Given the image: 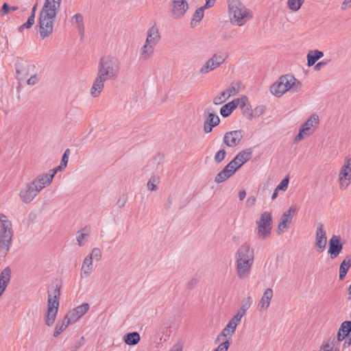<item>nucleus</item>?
Wrapping results in <instances>:
<instances>
[{
	"mask_svg": "<svg viewBox=\"0 0 351 351\" xmlns=\"http://www.w3.org/2000/svg\"><path fill=\"white\" fill-rule=\"evenodd\" d=\"M120 61L113 56H105L98 62L97 73L90 89L93 97H97L101 93L107 80H114L120 71Z\"/></svg>",
	"mask_w": 351,
	"mask_h": 351,
	"instance_id": "nucleus-1",
	"label": "nucleus"
},
{
	"mask_svg": "<svg viewBox=\"0 0 351 351\" xmlns=\"http://www.w3.org/2000/svg\"><path fill=\"white\" fill-rule=\"evenodd\" d=\"M61 0H45L39 17V34L42 39L53 31V22L60 8Z\"/></svg>",
	"mask_w": 351,
	"mask_h": 351,
	"instance_id": "nucleus-2",
	"label": "nucleus"
},
{
	"mask_svg": "<svg viewBox=\"0 0 351 351\" xmlns=\"http://www.w3.org/2000/svg\"><path fill=\"white\" fill-rule=\"evenodd\" d=\"M254 261V251L250 244H241L235 254L237 274L240 279L249 276Z\"/></svg>",
	"mask_w": 351,
	"mask_h": 351,
	"instance_id": "nucleus-3",
	"label": "nucleus"
},
{
	"mask_svg": "<svg viewBox=\"0 0 351 351\" xmlns=\"http://www.w3.org/2000/svg\"><path fill=\"white\" fill-rule=\"evenodd\" d=\"M251 157L252 151L250 149L239 152L232 160H231L220 172L217 174L215 178V182L219 184L226 181L244 163L248 161Z\"/></svg>",
	"mask_w": 351,
	"mask_h": 351,
	"instance_id": "nucleus-4",
	"label": "nucleus"
},
{
	"mask_svg": "<svg viewBox=\"0 0 351 351\" xmlns=\"http://www.w3.org/2000/svg\"><path fill=\"white\" fill-rule=\"evenodd\" d=\"M230 22L235 25L242 26L252 18V11L238 0L228 1Z\"/></svg>",
	"mask_w": 351,
	"mask_h": 351,
	"instance_id": "nucleus-5",
	"label": "nucleus"
},
{
	"mask_svg": "<svg viewBox=\"0 0 351 351\" xmlns=\"http://www.w3.org/2000/svg\"><path fill=\"white\" fill-rule=\"evenodd\" d=\"M302 86L301 82L293 75L286 74L282 75L270 88L271 94L277 97L282 96L289 90L298 92Z\"/></svg>",
	"mask_w": 351,
	"mask_h": 351,
	"instance_id": "nucleus-6",
	"label": "nucleus"
},
{
	"mask_svg": "<svg viewBox=\"0 0 351 351\" xmlns=\"http://www.w3.org/2000/svg\"><path fill=\"white\" fill-rule=\"evenodd\" d=\"M14 236L12 223L8 217L0 213V256L5 257L9 252Z\"/></svg>",
	"mask_w": 351,
	"mask_h": 351,
	"instance_id": "nucleus-7",
	"label": "nucleus"
},
{
	"mask_svg": "<svg viewBox=\"0 0 351 351\" xmlns=\"http://www.w3.org/2000/svg\"><path fill=\"white\" fill-rule=\"evenodd\" d=\"M60 289L58 287L52 292H48L47 309L45 316V322L48 326H52L56 321L60 304Z\"/></svg>",
	"mask_w": 351,
	"mask_h": 351,
	"instance_id": "nucleus-8",
	"label": "nucleus"
},
{
	"mask_svg": "<svg viewBox=\"0 0 351 351\" xmlns=\"http://www.w3.org/2000/svg\"><path fill=\"white\" fill-rule=\"evenodd\" d=\"M272 224L271 214L267 211L261 213L259 219L256 221L257 237L262 240L269 239L271 234Z\"/></svg>",
	"mask_w": 351,
	"mask_h": 351,
	"instance_id": "nucleus-9",
	"label": "nucleus"
},
{
	"mask_svg": "<svg viewBox=\"0 0 351 351\" xmlns=\"http://www.w3.org/2000/svg\"><path fill=\"white\" fill-rule=\"evenodd\" d=\"M319 123V116L317 114H312L306 121L302 125L298 135L294 138V143H297L304 138L312 135L318 127Z\"/></svg>",
	"mask_w": 351,
	"mask_h": 351,
	"instance_id": "nucleus-10",
	"label": "nucleus"
},
{
	"mask_svg": "<svg viewBox=\"0 0 351 351\" xmlns=\"http://www.w3.org/2000/svg\"><path fill=\"white\" fill-rule=\"evenodd\" d=\"M339 189L346 190L351 183V157L347 156L338 174Z\"/></svg>",
	"mask_w": 351,
	"mask_h": 351,
	"instance_id": "nucleus-11",
	"label": "nucleus"
},
{
	"mask_svg": "<svg viewBox=\"0 0 351 351\" xmlns=\"http://www.w3.org/2000/svg\"><path fill=\"white\" fill-rule=\"evenodd\" d=\"M225 60L226 56L223 54L220 53H215L200 68L199 73L202 74H207L220 66Z\"/></svg>",
	"mask_w": 351,
	"mask_h": 351,
	"instance_id": "nucleus-12",
	"label": "nucleus"
},
{
	"mask_svg": "<svg viewBox=\"0 0 351 351\" xmlns=\"http://www.w3.org/2000/svg\"><path fill=\"white\" fill-rule=\"evenodd\" d=\"M56 175V170H49L47 173L37 176L31 182L38 192L51 184Z\"/></svg>",
	"mask_w": 351,
	"mask_h": 351,
	"instance_id": "nucleus-13",
	"label": "nucleus"
},
{
	"mask_svg": "<svg viewBox=\"0 0 351 351\" xmlns=\"http://www.w3.org/2000/svg\"><path fill=\"white\" fill-rule=\"evenodd\" d=\"M327 244L326 231L324 226L319 223L317 224L315 233V247L317 252H322L325 250Z\"/></svg>",
	"mask_w": 351,
	"mask_h": 351,
	"instance_id": "nucleus-14",
	"label": "nucleus"
},
{
	"mask_svg": "<svg viewBox=\"0 0 351 351\" xmlns=\"http://www.w3.org/2000/svg\"><path fill=\"white\" fill-rule=\"evenodd\" d=\"M295 206H291L287 211H285L280 217L279 224L277 228L278 234H282L287 230L292 221V219L296 213Z\"/></svg>",
	"mask_w": 351,
	"mask_h": 351,
	"instance_id": "nucleus-15",
	"label": "nucleus"
},
{
	"mask_svg": "<svg viewBox=\"0 0 351 351\" xmlns=\"http://www.w3.org/2000/svg\"><path fill=\"white\" fill-rule=\"evenodd\" d=\"M348 335L341 332L339 330L337 332V338H332L324 341L320 347V351H339V343Z\"/></svg>",
	"mask_w": 351,
	"mask_h": 351,
	"instance_id": "nucleus-16",
	"label": "nucleus"
},
{
	"mask_svg": "<svg viewBox=\"0 0 351 351\" xmlns=\"http://www.w3.org/2000/svg\"><path fill=\"white\" fill-rule=\"evenodd\" d=\"M89 308L90 305L88 303H83L82 304L68 311L65 316L71 324H73L85 315Z\"/></svg>",
	"mask_w": 351,
	"mask_h": 351,
	"instance_id": "nucleus-17",
	"label": "nucleus"
},
{
	"mask_svg": "<svg viewBox=\"0 0 351 351\" xmlns=\"http://www.w3.org/2000/svg\"><path fill=\"white\" fill-rule=\"evenodd\" d=\"M243 136V131L241 130L228 132L224 134L223 143L230 147H236L240 143Z\"/></svg>",
	"mask_w": 351,
	"mask_h": 351,
	"instance_id": "nucleus-18",
	"label": "nucleus"
},
{
	"mask_svg": "<svg viewBox=\"0 0 351 351\" xmlns=\"http://www.w3.org/2000/svg\"><path fill=\"white\" fill-rule=\"evenodd\" d=\"M39 193L32 182L28 183L25 188L21 190L19 196L22 202L25 204L30 203Z\"/></svg>",
	"mask_w": 351,
	"mask_h": 351,
	"instance_id": "nucleus-19",
	"label": "nucleus"
},
{
	"mask_svg": "<svg viewBox=\"0 0 351 351\" xmlns=\"http://www.w3.org/2000/svg\"><path fill=\"white\" fill-rule=\"evenodd\" d=\"M172 16L174 19L182 18L188 10L189 5L186 0H172Z\"/></svg>",
	"mask_w": 351,
	"mask_h": 351,
	"instance_id": "nucleus-20",
	"label": "nucleus"
},
{
	"mask_svg": "<svg viewBox=\"0 0 351 351\" xmlns=\"http://www.w3.org/2000/svg\"><path fill=\"white\" fill-rule=\"evenodd\" d=\"M239 323V321L236 322V319L232 317L222 331L218 335L217 339L223 340V338H226V339H229L230 341L231 337L234 334L236 328Z\"/></svg>",
	"mask_w": 351,
	"mask_h": 351,
	"instance_id": "nucleus-21",
	"label": "nucleus"
},
{
	"mask_svg": "<svg viewBox=\"0 0 351 351\" xmlns=\"http://www.w3.org/2000/svg\"><path fill=\"white\" fill-rule=\"evenodd\" d=\"M343 250V245L340 242L338 236H332L329 240V247L328 253L330 254L331 259L336 258Z\"/></svg>",
	"mask_w": 351,
	"mask_h": 351,
	"instance_id": "nucleus-22",
	"label": "nucleus"
},
{
	"mask_svg": "<svg viewBox=\"0 0 351 351\" xmlns=\"http://www.w3.org/2000/svg\"><path fill=\"white\" fill-rule=\"evenodd\" d=\"M161 40L159 29L156 24L153 25L147 31L145 42L147 44L157 46Z\"/></svg>",
	"mask_w": 351,
	"mask_h": 351,
	"instance_id": "nucleus-23",
	"label": "nucleus"
},
{
	"mask_svg": "<svg viewBox=\"0 0 351 351\" xmlns=\"http://www.w3.org/2000/svg\"><path fill=\"white\" fill-rule=\"evenodd\" d=\"M204 114L206 115V120L204 123V132L208 134L212 132L214 127L219 124L220 119L217 114L213 112L206 114L205 112Z\"/></svg>",
	"mask_w": 351,
	"mask_h": 351,
	"instance_id": "nucleus-24",
	"label": "nucleus"
},
{
	"mask_svg": "<svg viewBox=\"0 0 351 351\" xmlns=\"http://www.w3.org/2000/svg\"><path fill=\"white\" fill-rule=\"evenodd\" d=\"M274 296L273 290L271 288H267L263 293L261 300H259L257 309L259 311H266L268 309L271 300Z\"/></svg>",
	"mask_w": 351,
	"mask_h": 351,
	"instance_id": "nucleus-25",
	"label": "nucleus"
},
{
	"mask_svg": "<svg viewBox=\"0 0 351 351\" xmlns=\"http://www.w3.org/2000/svg\"><path fill=\"white\" fill-rule=\"evenodd\" d=\"M34 69V66L27 62H21L16 66L17 77L19 80H25Z\"/></svg>",
	"mask_w": 351,
	"mask_h": 351,
	"instance_id": "nucleus-26",
	"label": "nucleus"
},
{
	"mask_svg": "<svg viewBox=\"0 0 351 351\" xmlns=\"http://www.w3.org/2000/svg\"><path fill=\"white\" fill-rule=\"evenodd\" d=\"M156 46L145 43L139 49V60L147 61L154 56Z\"/></svg>",
	"mask_w": 351,
	"mask_h": 351,
	"instance_id": "nucleus-27",
	"label": "nucleus"
},
{
	"mask_svg": "<svg viewBox=\"0 0 351 351\" xmlns=\"http://www.w3.org/2000/svg\"><path fill=\"white\" fill-rule=\"evenodd\" d=\"M252 300L250 297H247L242 300L241 307L237 313L233 317L234 319L241 322V318L244 316L246 311L250 308Z\"/></svg>",
	"mask_w": 351,
	"mask_h": 351,
	"instance_id": "nucleus-28",
	"label": "nucleus"
},
{
	"mask_svg": "<svg viewBox=\"0 0 351 351\" xmlns=\"http://www.w3.org/2000/svg\"><path fill=\"white\" fill-rule=\"evenodd\" d=\"M91 228L86 226L81 228L76 233V240L79 246H82L90 234Z\"/></svg>",
	"mask_w": 351,
	"mask_h": 351,
	"instance_id": "nucleus-29",
	"label": "nucleus"
},
{
	"mask_svg": "<svg viewBox=\"0 0 351 351\" xmlns=\"http://www.w3.org/2000/svg\"><path fill=\"white\" fill-rule=\"evenodd\" d=\"M11 278V269L9 267H5L0 274V289L5 290Z\"/></svg>",
	"mask_w": 351,
	"mask_h": 351,
	"instance_id": "nucleus-30",
	"label": "nucleus"
},
{
	"mask_svg": "<svg viewBox=\"0 0 351 351\" xmlns=\"http://www.w3.org/2000/svg\"><path fill=\"white\" fill-rule=\"evenodd\" d=\"M93 270V260L91 256H86L82 264L81 278L88 277Z\"/></svg>",
	"mask_w": 351,
	"mask_h": 351,
	"instance_id": "nucleus-31",
	"label": "nucleus"
},
{
	"mask_svg": "<svg viewBox=\"0 0 351 351\" xmlns=\"http://www.w3.org/2000/svg\"><path fill=\"white\" fill-rule=\"evenodd\" d=\"M324 56V53L317 49L311 51L308 53L306 58H307V65L308 66H311L315 64V62Z\"/></svg>",
	"mask_w": 351,
	"mask_h": 351,
	"instance_id": "nucleus-32",
	"label": "nucleus"
},
{
	"mask_svg": "<svg viewBox=\"0 0 351 351\" xmlns=\"http://www.w3.org/2000/svg\"><path fill=\"white\" fill-rule=\"evenodd\" d=\"M350 267H351V257L346 256V258L340 264L339 280H342L345 278Z\"/></svg>",
	"mask_w": 351,
	"mask_h": 351,
	"instance_id": "nucleus-33",
	"label": "nucleus"
},
{
	"mask_svg": "<svg viewBox=\"0 0 351 351\" xmlns=\"http://www.w3.org/2000/svg\"><path fill=\"white\" fill-rule=\"evenodd\" d=\"M141 340L140 335L137 332H132L126 334L123 337V341L128 346H135Z\"/></svg>",
	"mask_w": 351,
	"mask_h": 351,
	"instance_id": "nucleus-34",
	"label": "nucleus"
},
{
	"mask_svg": "<svg viewBox=\"0 0 351 351\" xmlns=\"http://www.w3.org/2000/svg\"><path fill=\"white\" fill-rule=\"evenodd\" d=\"M72 22L76 25L80 38H82L84 33V25L83 23V16L81 14H75L72 18Z\"/></svg>",
	"mask_w": 351,
	"mask_h": 351,
	"instance_id": "nucleus-35",
	"label": "nucleus"
},
{
	"mask_svg": "<svg viewBox=\"0 0 351 351\" xmlns=\"http://www.w3.org/2000/svg\"><path fill=\"white\" fill-rule=\"evenodd\" d=\"M71 324L68 319H66V316H64V319L61 322H58L56 325L53 337H58L66 328L67 326Z\"/></svg>",
	"mask_w": 351,
	"mask_h": 351,
	"instance_id": "nucleus-36",
	"label": "nucleus"
},
{
	"mask_svg": "<svg viewBox=\"0 0 351 351\" xmlns=\"http://www.w3.org/2000/svg\"><path fill=\"white\" fill-rule=\"evenodd\" d=\"M70 149H66L63 154L60 164L57 167L52 169L51 170H56V173L58 171H62L64 169L68 163L69 156L70 154Z\"/></svg>",
	"mask_w": 351,
	"mask_h": 351,
	"instance_id": "nucleus-37",
	"label": "nucleus"
},
{
	"mask_svg": "<svg viewBox=\"0 0 351 351\" xmlns=\"http://www.w3.org/2000/svg\"><path fill=\"white\" fill-rule=\"evenodd\" d=\"M236 108V105L232 101L223 106L220 109V114L223 117H228Z\"/></svg>",
	"mask_w": 351,
	"mask_h": 351,
	"instance_id": "nucleus-38",
	"label": "nucleus"
},
{
	"mask_svg": "<svg viewBox=\"0 0 351 351\" xmlns=\"http://www.w3.org/2000/svg\"><path fill=\"white\" fill-rule=\"evenodd\" d=\"M207 8H205V5L201 8H199L196 10L195 13L193 14V19L191 24L192 25H195L197 23H199L204 16V11Z\"/></svg>",
	"mask_w": 351,
	"mask_h": 351,
	"instance_id": "nucleus-39",
	"label": "nucleus"
},
{
	"mask_svg": "<svg viewBox=\"0 0 351 351\" xmlns=\"http://www.w3.org/2000/svg\"><path fill=\"white\" fill-rule=\"evenodd\" d=\"M160 183V178L157 175H153L147 182V188L151 191H155L158 189L157 185Z\"/></svg>",
	"mask_w": 351,
	"mask_h": 351,
	"instance_id": "nucleus-40",
	"label": "nucleus"
},
{
	"mask_svg": "<svg viewBox=\"0 0 351 351\" xmlns=\"http://www.w3.org/2000/svg\"><path fill=\"white\" fill-rule=\"evenodd\" d=\"M305 0H288L287 5L290 10L296 12L299 10Z\"/></svg>",
	"mask_w": 351,
	"mask_h": 351,
	"instance_id": "nucleus-41",
	"label": "nucleus"
},
{
	"mask_svg": "<svg viewBox=\"0 0 351 351\" xmlns=\"http://www.w3.org/2000/svg\"><path fill=\"white\" fill-rule=\"evenodd\" d=\"M35 22L34 14L32 13L28 17L26 23H23L19 27V32H22L25 28H30Z\"/></svg>",
	"mask_w": 351,
	"mask_h": 351,
	"instance_id": "nucleus-42",
	"label": "nucleus"
},
{
	"mask_svg": "<svg viewBox=\"0 0 351 351\" xmlns=\"http://www.w3.org/2000/svg\"><path fill=\"white\" fill-rule=\"evenodd\" d=\"M238 84H232L230 86L224 90V93H226L227 97L229 98L230 96L234 95L238 92L239 88Z\"/></svg>",
	"mask_w": 351,
	"mask_h": 351,
	"instance_id": "nucleus-43",
	"label": "nucleus"
},
{
	"mask_svg": "<svg viewBox=\"0 0 351 351\" xmlns=\"http://www.w3.org/2000/svg\"><path fill=\"white\" fill-rule=\"evenodd\" d=\"M339 330L348 336L351 332V321H346L341 323Z\"/></svg>",
	"mask_w": 351,
	"mask_h": 351,
	"instance_id": "nucleus-44",
	"label": "nucleus"
},
{
	"mask_svg": "<svg viewBox=\"0 0 351 351\" xmlns=\"http://www.w3.org/2000/svg\"><path fill=\"white\" fill-rule=\"evenodd\" d=\"M247 101V97L245 96L232 101V102L236 105V108L239 107L241 109H244L245 108Z\"/></svg>",
	"mask_w": 351,
	"mask_h": 351,
	"instance_id": "nucleus-45",
	"label": "nucleus"
},
{
	"mask_svg": "<svg viewBox=\"0 0 351 351\" xmlns=\"http://www.w3.org/2000/svg\"><path fill=\"white\" fill-rule=\"evenodd\" d=\"M228 98L227 97L226 93L223 91L219 95L215 97L213 99V103L215 105H220L222 103H223L226 100H227Z\"/></svg>",
	"mask_w": 351,
	"mask_h": 351,
	"instance_id": "nucleus-46",
	"label": "nucleus"
},
{
	"mask_svg": "<svg viewBox=\"0 0 351 351\" xmlns=\"http://www.w3.org/2000/svg\"><path fill=\"white\" fill-rule=\"evenodd\" d=\"M18 9L16 6H9L6 3L3 4V6L1 10V14L2 15L7 14L10 12L16 11Z\"/></svg>",
	"mask_w": 351,
	"mask_h": 351,
	"instance_id": "nucleus-47",
	"label": "nucleus"
},
{
	"mask_svg": "<svg viewBox=\"0 0 351 351\" xmlns=\"http://www.w3.org/2000/svg\"><path fill=\"white\" fill-rule=\"evenodd\" d=\"M226 152L225 149H221L217 152L214 157L215 161L217 163H220L226 157Z\"/></svg>",
	"mask_w": 351,
	"mask_h": 351,
	"instance_id": "nucleus-48",
	"label": "nucleus"
},
{
	"mask_svg": "<svg viewBox=\"0 0 351 351\" xmlns=\"http://www.w3.org/2000/svg\"><path fill=\"white\" fill-rule=\"evenodd\" d=\"M230 344V341L229 339H226L223 342L220 343L214 351H228Z\"/></svg>",
	"mask_w": 351,
	"mask_h": 351,
	"instance_id": "nucleus-49",
	"label": "nucleus"
},
{
	"mask_svg": "<svg viewBox=\"0 0 351 351\" xmlns=\"http://www.w3.org/2000/svg\"><path fill=\"white\" fill-rule=\"evenodd\" d=\"M88 256H91L92 260L95 258L96 261H99L101 258V252L100 249L97 247L93 248L90 254L88 255Z\"/></svg>",
	"mask_w": 351,
	"mask_h": 351,
	"instance_id": "nucleus-50",
	"label": "nucleus"
},
{
	"mask_svg": "<svg viewBox=\"0 0 351 351\" xmlns=\"http://www.w3.org/2000/svg\"><path fill=\"white\" fill-rule=\"evenodd\" d=\"M288 184L289 178L286 177L280 182V183L276 186V189L278 191L282 190L285 191L287 189Z\"/></svg>",
	"mask_w": 351,
	"mask_h": 351,
	"instance_id": "nucleus-51",
	"label": "nucleus"
},
{
	"mask_svg": "<svg viewBox=\"0 0 351 351\" xmlns=\"http://www.w3.org/2000/svg\"><path fill=\"white\" fill-rule=\"evenodd\" d=\"M38 82V77L36 74H33L31 77L27 80V84L30 86L35 85Z\"/></svg>",
	"mask_w": 351,
	"mask_h": 351,
	"instance_id": "nucleus-52",
	"label": "nucleus"
},
{
	"mask_svg": "<svg viewBox=\"0 0 351 351\" xmlns=\"http://www.w3.org/2000/svg\"><path fill=\"white\" fill-rule=\"evenodd\" d=\"M243 110V115L249 120H251L253 119L254 117V115H253V112L252 110L249 108H245Z\"/></svg>",
	"mask_w": 351,
	"mask_h": 351,
	"instance_id": "nucleus-53",
	"label": "nucleus"
},
{
	"mask_svg": "<svg viewBox=\"0 0 351 351\" xmlns=\"http://www.w3.org/2000/svg\"><path fill=\"white\" fill-rule=\"evenodd\" d=\"M256 201V199L254 196H250L247 199L245 206L248 208H251L254 206Z\"/></svg>",
	"mask_w": 351,
	"mask_h": 351,
	"instance_id": "nucleus-54",
	"label": "nucleus"
},
{
	"mask_svg": "<svg viewBox=\"0 0 351 351\" xmlns=\"http://www.w3.org/2000/svg\"><path fill=\"white\" fill-rule=\"evenodd\" d=\"M329 62H330V60H323V61L319 62L318 63H317L315 64V69L316 71L320 70L322 66H326Z\"/></svg>",
	"mask_w": 351,
	"mask_h": 351,
	"instance_id": "nucleus-55",
	"label": "nucleus"
},
{
	"mask_svg": "<svg viewBox=\"0 0 351 351\" xmlns=\"http://www.w3.org/2000/svg\"><path fill=\"white\" fill-rule=\"evenodd\" d=\"M351 8V0H344L341 4V8L343 10Z\"/></svg>",
	"mask_w": 351,
	"mask_h": 351,
	"instance_id": "nucleus-56",
	"label": "nucleus"
},
{
	"mask_svg": "<svg viewBox=\"0 0 351 351\" xmlns=\"http://www.w3.org/2000/svg\"><path fill=\"white\" fill-rule=\"evenodd\" d=\"M246 196V192L245 190H241L239 193V200L242 201L245 199Z\"/></svg>",
	"mask_w": 351,
	"mask_h": 351,
	"instance_id": "nucleus-57",
	"label": "nucleus"
},
{
	"mask_svg": "<svg viewBox=\"0 0 351 351\" xmlns=\"http://www.w3.org/2000/svg\"><path fill=\"white\" fill-rule=\"evenodd\" d=\"M84 337H82L81 338V340H80L79 342H77V343H75V346H74V348H73L74 350H75V351L77 350V349H78L79 348H80V347L83 345V343H84Z\"/></svg>",
	"mask_w": 351,
	"mask_h": 351,
	"instance_id": "nucleus-58",
	"label": "nucleus"
},
{
	"mask_svg": "<svg viewBox=\"0 0 351 351\" xmlns=\"http://www.w3.org/2000/svg\"><path fill=\"white\" fill-rule=\"evenodd\" d=\"M205 8H210L215 4V0H205Z\"/></svg>",
	"mask_w": 351,
	"mask_h": 351,
	"instance_id": "nucleus-59",
	"label": "nucleus"
},
{
	"mask_svg": "<svg viewBox=\"0 0 351 351\" xmlns=\"http://www.w3.org/2000/svg\"><path fill=\"white\" fill-rule=\"evenodd\" d=\"M197 282H198L197 280L195 279V278L189 281V287L190 288H193V287H195L197 284Z\"/></svg>",
	"mask_w": 351,
	"mask_h": 351,
	"instance_id": "nucleus-60",
	"label": "nucleus"
},
{
	"mask_svg": "<svg viewBox=\"0 0 351 351\" xmlns=\"http://www.w3.org/2000/svg\"><path fill=\"white\" fill-rule=\"evenodd\" d=\"M278 190L275 189V190L272 194V196H271V199H273V200L275 199L278 196Z\"/></svg>",
	"mask_w": 351,
	"mask_h": 351,
	"instance_id": "nucleus-61",
	"label": "nucleus"
},
{
	"mask_svg": "<svg viewBox=\"0 0 351 351\" xmlns=\"http://www.w3.org/2000/svg\"><path fill=\"white\" fill-rule=\"evenodd\" d=\"M170 351H182L181 348H173Z\"/></svg>",
	"mask_w": 351,
	"mask_h": 351,
	"instance_id": "nucleus-62",
	"label": "nucleus"
},
{
	"mask_svg": "<svg viewBox=\"0 0 351 351\" xmlns=\"http://www.w3.org/2000/svg\"><path fill=\"white\" fill-rule=\"evenodd\" d=\"M35 11H36V6H34V8H32V13H34L35 14Z\"/></svg>",
	"mask_w": 351,
	"mask_h": 351,
	"instance_id": "nucleus-63",
	"label": "nucleus"
},
{
	"mask_svg": "<svg viewBox=\"0 0 351 351\" xmlns=\"http://www.w3.org/2000/svg\"><path fill=\"white\" fill-rule=\"evenodd\" d=\"M348 291H349V293L351 294V285H350V287L348 288Z\"/></svg>",
	"mask_w": 351,
	"mask_h": 351,
	"instance_id": "nucleus-64",
	"label": "nucleus"
}]
</instances>
